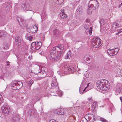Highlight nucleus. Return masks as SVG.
I'll return each mask as SVG.
<instances>
[{
	"instance_id": "a18cd8bd",
	"label": "nucleus",
	"mask_w": 122,
	"mask_h": 122,
	"mask_svg": "<svg viewBox=\"0 0 122 122\" xmlns=\"http://www.w3.org/2000/svg\"><path fill=\"white\" fill-rule=\"evenodd\" d=\"M78 73H79L80 74V71H78Z\"/></svg>"
},
{
	"instance_id": "79ce46f5",
	"label": "nucleus",
	"mask_w": 122,
	"mask_h": 122,
	"mask_svg": "<svg viewBox=\"0 0 122 122\" xmlns=\"http://www.w3.org/2000/svg\"><path fill=\"white\" fill-rule=\"evenodd\" d=\"M122 31H120L119 32H118V33L117 34H117H119V33H120L121 32H122Z\"/></svg>"
},
{
	"instance_id": "4468645a",
	"label": "nucleus",
	"mask_w": 122,
	"mask_h": 122,
	"mask_svg": "<svg viewBox=\"0 0 122 122\" xmlns=\"http://www.w3.org/2000/svg\"><path fill=\"white\" fill-rule=\"evenodd\" d=\"M41 42H36V43L34 48L35 50H38L41 47Z\"/></svg>"
},
{
	"instance_id": "4be33fe9",
	"label": "nucleus",
	"mask_w": 122,
	"mask_h": 122,
	"mask_svg": "<svg viewBox=\"0 0 122 122\" xmlns=\"http://www.w3.org/2000/svg\"><path fill=\"white\" fill-rule=\"evenodd\" d=\"M25 38L26 39L30 41L32 39V37L28 35H26L25 36Z\"/></svg>"
},
{
	"instance_id": "864d4df0",
	"label": "nucleus",
	"mask_w": 122,
	"mask_h": 122,
	"mask_svg": "<svg viewBox=\"0 0 122 122\" xmlns=\"http://www.w3.org/2000/svg\"><path fill=\"white\" fill-rule=\"evenodd\" d=\"M1 0H0V1H1Z\"/></svg>"
},
{
	"instance_id": "5701e85b",
	"label": "nucleus",
	"mask_w": 122,
	"mask_h": 122,
	"mask_svg": "<svg viewBox=\"0 0 122 122\" xmlns=\"http://www.w3.org/2000/svg\"><path fill=\"white\" fill-rule=\"evenodd\" d=\"M36 43V42H34L32 43L31 44V49L33 50H35L34 48L35 46Z\"/></svg>"
},
{
	"instance_id": "603ef678",
	"label": "nucleus",
	"mask_w": 122,
	"mask_h": 122,
	"mask_svg": "<svg viewBox=\"0 0 122 122\" xmlns=\"http://www.w3.org/2000/svg\"><path fill=\"white\" fill-rule=\"evenodd\" d=\"M64 64H63L62 65H63Z\"/></svg>"
},
{
	"instance_id": "b1692460",
	"label": "nucleus",
	"mask_w": 122,
	"mask_h": 122,
	"mask_svg": "<svg viewBox=\"0 0 122 122\" xmlns=\"http://www.w3.org/2000/svg\"><path fill=\"white\" fill-rule=\"evenodd\" d=\"M17 20L20 25L21 26H22V24H23V20L22 19H17Z\"/></svg>"
},
{
	"instance_id": "58836bf2",
	"label": "nucleus",
	"mask_w": 122,
	"mask_h": 122,
	"mask_svg": "<svg viewBox=\"0 0 122 122\" xmlns=\"http://www.w3.org/2000/svg\"><path fill=\"white\" fill-rule=\"evenodd\" d=\"M120 99L121 102H122V97H120Z\"/></svg>"
},
{
	"instance_id": "37998d69",
	"label": "nucleus",
	"mask_w": 122,
	"mask_h": 122,
	"mask_svg": "<svg viewBox=\"0 0 122 122\" xmlns=\"http://www.w3.org/2000/svg\"><path fill=\"white\" fill-rule=\"evenodd\" d=\"M120 73L122 74V69L120 71Z\"/></svg>"
},
{
	"instance_id": "c9c22d12",
	"label": "nucleus",
	"mask_w": 122,
	"mask_h": 122,
	"mask_svg": "<svg viewBox=\"0 0 122 122\" xmlns=\"http://www.w3.org/2000/svg\"><path fill=\"white\" fill-rule=\"evenodd\" d=\"M3 100L2 96L0 94V100L2 101Z\"/></svg>"
},
{
	"instance_id": "6e6552de",
	"label": "nucleus",
	"mask_w": 122,
	"mask_h": 122,
	"mask_svg": "<svg viewBox=\"0 0 122 122\" xmlns=\"http://www.w3.org/2000/svg\"><path fill=\"white\" fill-rule=\"evenodd\" d=\"M90 25V23H85L84 28L86 32H88L89 31V34L91 35L92 33V28L91 27H90V28H89V25Z\"/></svg>"
},
{
	"instance_id": "de8ad7c7",
	"label": "nucleus",
	"mask_w": 122,
	"mask_h": 122,
	"mask_svg": "<svg viewBox=\"0 0 122 122\" xmlns=\"http://www.w3.org/2000/svg\"><path fill=\"white\" fill-rule=\"evenodd\" d=\"M9 65L8 64H7V66H8Z\"/></svg>"
},
{
	"instance_id": "39448f33",
	"label": "nucleus",
	"mask_w": 122,
	"mask_h": 122,
	"mask_svg": "<svg viewBox=\"0 0 122 122\" xmlns=\"http://www.w3.org/2000/svg\"><path fill=\"white\" fill-rule=\"evenodd\" d=\"M23 85L21 81L15 82L12 84V88L14 90H18L20 89Z\"/></svg>"
},
{
	"instance_id": "f8f14e48",
	"label": "nucleus",
	"mask_w": 122,
	"mask_h": 122,
	"mask_svg": "<svg viewBox=\"0 0 122 122\" xmlns=\"http://www.w3.org/2000/svg\"><path fill=\"white\" fill-rule=\"evenodd\" d=\"M83 83V82H82L80 88V92L81 94H83L87 91L85 88L84 89V87L83 86L84 85Z\"/></svg>"
},
{
	"instance_id": "423d86ee",
	"label": "nucleus",
	"mask_w": 122,
	"mask_h": 122,
	"mask_svg": "<svg viewBox=\"0 0 122 122\" xmlns=\"http://www.w3.org/2000/svg\"><path fill=\"white\" fill-rule=\"evenodd\" d=\"M119 50V49L118 48H116L114 49H108L107 50V51L109 55L113 56L116 55Z\"/></svg>"
},
{
	"instance_id": "8fccbe9b",
	"label": "nucleus",
	"mask_w": 122,
	"mask_h": 122,
	"mask_svg": "<svg viewBox=\"0 0 122 122\" xmlns=\"http://www.w3.org/2000/svg\"><path fill=\"white\" fill-rule=\"evenodd\" d=\"M7 85H6V87H7Z\"/></svg>"
},
{
	"instance_id": "f3484780",
	"label": "nucleus",
	"mask_w": 122,
	"mask_h": 122,
	"mask_svg": "<svg viewBox=\"0 0 122 122\" xmlns=\"http://www.w3.org/2000/svg\"><path fill=\"white\" fill-rule=\"evenodd\" d=\"M55 112L58 114L62 115L64 114L63 110L61 109H59L56 110Z\"/></svg>"
},
{
	"instance_id": "2eb2a0df",
	"label": "nucleus",
	"mask_w": 122,
	"mask_h": 122,
	"mask_svg": "<svg viewBox=\"0 0 122 122\" xmlns=\"http://www.w3.org/2000/svg\"><path fill=\"white\" fill-rule=\"evenodd\" d=\"M56 78L55 77L53 78L52 83L51 84V86L53 87L56 86L58 85V84Z\"/></svg>"
},
{
	"instance_id": "473e14b6",
	"label": "nucleus",
	"mask_w": 122,
	"mask_h": 122,
	"mask_svg": "<svg viewBox=\"0 0 122 122\" xmlns=\"http://www.w3.org/2000/svg\"><path fill=\"white\" fill-rule=\"evenodd\" d=\"M120 91L121 90L120 89H119L118 91L117 90H116V92L117 93V95H118V94H119L120 93Z\"/></svg>"
},
{
	"instance_id": "6ab92c4d",
	"label": "nucleus",
	"mask_w": 122,
	"mask_h": 122,
	"mask_svg": "<svg viewBox=\"0 0 122 122\" xmlns=\"http://www.w3.org/2000/svg\"><path fill=\"white\" fill-rule=\"evenodd\" d=\"M21 6V10L24 12H26L28 10L25 5H22Z\"/></svg>"
},
{
	"instance_id": "2f4dec72",
	"label": "nucleus",
	"mask_w": 122,
	"mask_h": 122,
	"mask_svg": "<svg viewBox=\"0 0 122 122\" xmlns=\"http://www.w3.org/2000/svg\"><path fill=\"white\" fill-rule=\"evenodd\" d=\"M90 21V20L89 19H87L86 20V22L85 23L86 24H89L90 23H89V22Z\"/></svg>"
},
{
	"instance_id": "09e8293b",
	"label": "nucleus",
	"mask_w": 122,
	"mask_h": 122,
	"mask_svg": "<svg viewBox=\"0 0 122 122\" xmlns=\"http://www.w3.org/2000/svg\"><path fill=\"white\" fill-rule=\"evenodd\" d=\"M118 7L119 8H120V5Z\"/></svg>"
},
{
	"instance_id": "c03bdc74",
	"label": "nucleus",
	"mask_w": 122,
	"mask_h": 122,
	"mask_svg": "<svg viewBox=\"0 0 122 122\" xmlns=\"http://www.w3.org/2000/svg\"><path fill=\"white\" fill-rule=\"evenodd\" d=\"M36 66H37V67H39L40 68V66H39V65H36Z\"/></svg>"
},
{
	"instance_id": "a211bd4d",
	"label": "nucleus",
	"mask_w": 122,
	"mask_h": 122,
	"mask_svg": "<svg viewBox=\"0 0 122 122\" xmlns=\"http://www.w3.org/2000/svg\"><path fill=\"white\" fill-rule=\"evenodd\" d=\"M54 2L57 4H60L62 3L64 0H53Z\"/></svg>"
},
{
	"instance_id": "7ed1b4c3",
	"label": "nucleus",
	"mask_w": 122,
	"mask_h": 122,
	"mask_svg": "<svg viewBox=\"0 0 122 122\" xmlns=\"http://www.w3.org/2000/svg\"><path fill=\"white\" fill-rule=\"evenodd\" d=\"M64 69L61 71L63 74H71L75 71V69L73 66H69L67 65H65L64 66Z\"/></svg>"
},
{
	"instance_id": "bb28decb",
	"label": "nucleus",
	"mask_w": 122,
	"mask_h": 122,
	"mask_svg": "<svg viewBox=\"0 0 122 122\" xmlns=\"http://www.w3.org/2000/svg\"><path fill=\"white\" fill-rule=\"evenodd\" d=\"M58 95L59 97H61L63 94V92L61 91L58 90L57 92Z\"/></svg>"
},
{
	"instance_id": "20e7f679",
	"label": "nucleus",
	"mask_w": 122,
	"mask_h": 122,
	"mask_svg": "<svg viewBox=\"0 0 122 122\" xmlns=\"http://www.w3.org/2000/svg\"><path fill=\"white\" fill-rule=\"evenodd\" d=\"M102 44L101 40L99 38L95 37L93 39L92 45L93 47L95 48H98Z\"/></svg>"
},
{
	"instance_id": "0eeeda50",
	"label": "nucleus",
	"mask_w": 122,
	"mask_h": 122,
	"mask_svg": "<svg viewBox=\"0 0 122 122\" xmlns=\"http://www.w3.org/2000/svg\"><path fill=\"white\" fill-rule=\"evenodd\" d=\"M90 3L91 4L90 5L91 8L95 10L98 7L99 5L98 2L97 0H92L90 1Z\"/></svg>"
},
{
	"instance_id": "a878e982",
	"label": "nucleus",
	"mask_w": 122,
	"mask_h": 122,
	"mask_svg": "<svg viewBox=\"0 0 122 122\" xmlns=\"http://www.w3.org/2000/svg\"><path fill=\"white\" fill-rule=\"evenodd\" d=\"M97 102H94L93 103L92 106V108H95L97 106Z\"/></svg>"
},
{
	"instance_id": "c756f323",
	"label": "nucleus",
	"mask_w": 122,
	"mask_h": 122,
	"mask_svg": "<svg viewBox=\"0 0 122 122\" xmlns=\"http://www.w3.org/2000/svg\"><path fill=\"white\" fill-rule=\"evenodd\" d=\"M25 6L27 8V9L28 10H30V6L29 4H25Z\"/></svg>"
},
{
	"instance_id": "dca6fc26",
	"label": "nucleus",
	"mask_w": 122,
	"mask_h": 122,
	"mask_svg": "<svg viewBox=\"0 0 122 122\" xmlns=\"http://www.w3.org/2000/svg\"><path fill=\"white\" fill-rule=\"evenodd\" d=\"M77 14H81L83 12V9L81 6H79L76 9Z\"/></svg>"
},
{
	"instance_id": "1a4fd4ad",
	"label": "nucleus",
	"mask_w": 122,
	"mask_h": 122,
	"mask_svg": "<svg viewBox=\"0 0 122 122\" xmlns=\"http://www.w3.org/2000/svg\"><path fill=\"white\" fill-rule=\"evenodd\" d=\"M10 109V107L8 106H4L1 108L2 112L4 114L8 113Z\"/></svg>"
},
{
	"instance_id": "f257e3e1",
	"label": "nucleus",
	"mask_w": 122,
	"mask_h": 122,
	"mask_svg": "<svg viewBox=\"0 0 122 122\" xmlns=\"http://www.w3.org/2000/svg\"><path fill=\"white\" fill-rule=\"evenodd\" d=\"M64 48L63 46L61 44L52 48L48 56L50 61H54L59 60L61 57Z\"/></svg>"
},
{
	"instance_id": "4c0bfd02",
	"label": "nucleus",
	"mask_w": 122,
	"mask_h": 122,
	"mask_svg": "<svg viewBox=\"0 0 122 122\" xmlns=\"http://www.w3.org/2000/svg\"><path fill=\"white\" fill-rule=\"evenodd\" d=\"M57 31H58L57 30H54V32L55 33H56Z\"/></svg>"
},
{
	"instance_id": "aec40b11",
	"label": "nucleus",
	"mask_w": 122,
	"mask_h": 122,
	"mask_svg": "<svg viewBox=\"0 0 122 122\" xmlns=\"http://www.w3.org/2000/svg\"><path fill=\"white\" fill-rule=\"evenodd\" d=\"M71 52L70 51H68L67 53L66 56V59H70L71 56Z\"/></svg>"
},
{
	"instance_id": "ddd939ff",
	"label": "nucleus",
	"mask_w": 122,
	"mask_h": 122,
	"mask_svg": "<svg viewBox=\"0 0 122 122\" xmlns=\"http://www.w3.org/2000/svg\"><path fill=\"white\" fill-rule=\"evenodd\" d=\"M60 15L61 18L63 19H66L67 16V14L65 13L64 10L60 12Z\"/></svg>"
},
{
	"instance_id": "a19ab883",
	"label": "nucleus",
	"mask_w": 122,
	"mask_h": 122,
	"mask_svg": "<svg viewBox=\"0 0 122 122\" xmlns=\"http://www.w3.org/2000/svg\"><path fill=\"white\" fill-rule=\"evenodd\" d=\"M88 11L87 12L89 14H90L92 12L91 11V12L90 11L89 12L88 11L89 10H88Z\"/></svg>"
},
{
	"instance_id": "e433bc0d",
	"label": "nucleus",
	"mask_w": 122,
	"mask_h": 122,
	"mask_svg": "<svg viewBox=\"0 0 122 122\" xmlns=\"http://www.w3.org/2000/svg\"><path fill=\"white\" fill-rule=\"evenodd\" d=\"M117 24H115V23H114V24L113 25H115V26H117Z\"/></svg>"
},
{
	"instance_id": "3c124183",
	"label": "nucleus",
	"mask_w": 122,
	"mask_h": 122,
	"mask_svg": "<svg viewBox=\"0 0 122 122\" xmlns=\"http://www.w3.org/2000/svg\"><path fill=\"white\" fill-rule=\"evenodd\" d=\"M121 110H122V108L121 109Z\"/></svg>"
},
{
	"instance_id": "393cba45",
	"label": "nucleus",
	"mask_w": 122,
	"mask_h": 122,
	"mask_svg": "<svg viewBox=\"0 0 122 122\" xmlns=\"http://www.w3.org/2000/svg\"><path fill=\"white\" fill-rule=\"evenodd\" d=\"M100 23L101 26H102L105 24V20L102 19H101L100 20Z\"/></svg>"
},
{
	"instance_id": "72a5a7b5",
	"label": "nucleus",
	"mask_w": 122,
	"mask_h": 122,
	"mask_svg": "<svg viewBox=\"0 0 122 122\" xmlns=\"http://www.w3.org/2000/svg\"><path fill=\"white\" fill-rule=\"evenodd\" d=\"M17 39H16V40H15V41H16V43H18V42H19L20 41L19 40V38H17Z\"/></svg>"
},
{
	"instance_id": "9b49d317",
	"label": "nucleus",
	"mask_w": 122,
	"mask_h": 122,
	"mask_svg": "<svg viewBox=\"0 0 122 122\" xmlns=\"http://www.w3.org/2000/svg\"><path fill=\"white\" fill-rule=\"evenodd\" d=\"M85 118L86 119H88L89 121L92 120L93 122L95 118L94 115L92 114H87L85 116Z\"/></svg>"
},
{
	"instance_id": "49530a36",
	"label": "nucleus",
	"mask_w": 122,
	"mask_h": 122,
	"mask_svg": "<svg viewBox=\"0 0 122 122\" xmlns=\"http://www.w3.org/2000/svg\"><path fill=\"white\" fill-rule=\"evenodd\" d=\"M32 12V14H33L34 13V12L33 11H31Z\"/></svg>"
},
{
	"instance_id": "cd10ccee",
	"label": "nucleus",
	"mask_w": 122,
	"mask_h": 122,
	"mask_svg": "<svg viewBox=\"0 0 122 122\" xmlns=\"http://www.w3.org/2000/svg\"><path fill=\"white\" fill-rule=\"evenodd\" d=\"M91 58V57L89 56H88L87 57H85V60L86 61H89Z\"/></svg>"
},
{
	"instance_id": "ea45409f",
	"label": "nucleus",
	"mask_w": 122,
	"mask_h": 122,
	"mask_svg": "<svg viewBox=\"0 0 122 122\" xmlns=\"http://www.w3.org/2000/svg\"><path fill=\"white\" fill-rule=\"evenodd\" d=\"M92 98L91 97H89V98H88V101H90V100H91V99Z\"/></svg>"
},
{
	"instance_id": "412c9836",
	"label": "nucleus",
	"mask_w": 122,
	"mask_h": 122,
	"mask_svg": "<svg viewBox=\"0 0 122 122\" xmlns=\"http://www.w3.org/2000/svg\"><path fill=\"white\" fill-rule=\"evenodd\" d=\"M91 84L90 83H88L87 85V86L85 88L86 90V91H88L91 89Z\"/></svg>"
},
{
	"instance_id": "f704fd0d",
	"label": "nucleus",
	"mask_w": 122,
	"mask_h": 122,
	"mask_svg": "<svg viewBox=\"0 0 122 122\" xmlns=\"http://www.w3.org/2000/svg\"><path fill=\"white\" fill-rule=\"evenodd\" d=\"M50 122H58L55 120H53L50 121Z\"/></svg>"
},
{
	"instance_id": "7c9ffc66",
	"label": "nucleus",
	"mask_w": 122,
	"mask_h": 122,
	"mask_svg": "<svg viewBox=\"0 0 122 122\" xmlns=\"http://www.w3.org/2000/svg\"><path fill=\"white\" fill-rule=\"evenodd\" d=\"M33 81L32 80H30L29 82V84L30 86H31L33 83Z\"/></svg>"
},
{
	"instance_id": "9d476101",
	"label": "nucleus",
	"mask_w": 122,
	"mask_h": 122,
	"mask_svg": "<svg viewBox=\"0 0 122 122\" xmlns=\"http://www.w3.org/2000/svg\"><path fill=\"white\" fill-rule=\"evenodd\" d=\"M38 29L37 26L36 25H35L31 28H28L27 30L30 33H34L37 31Z\"/></svg>"
},
{
	"instance_id": "c85d7f7f",
	"label": "nucleus",
	"mask_w": 122,
	"mask_h": 122,
	"mask_svg": "<svg viewBox=\"0 0 122 122\" xmlns=\"http://www.w3.org/2000/svg\"><path fill=\"white\" fill-rule=\"evenodd\" d=\"M100 120L102 122H108L107 120L102 118H100Z\"/></svg>"
},
{
	"instance_id": "f03ea898",
	"label": "nucleus",
	"mask_w": 122,
	"mask_h": 122,
	"mask_svg": "<svg viewBox=\"0 0 122 122\" xmlns=\"http://www.w3.org/2000/svg\"><path fill=\"white\" fill-rule=\"evenodd\" d=\"M96 86L97 88L100 90L106 91L110 88V85L108 81L105 79H101L97 82Z\"/></svg>"
}]
</instances>
